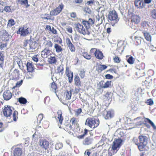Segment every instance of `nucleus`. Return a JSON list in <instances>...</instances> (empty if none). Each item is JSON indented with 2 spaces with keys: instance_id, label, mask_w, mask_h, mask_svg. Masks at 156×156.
<instances>
[{
  "instance_id": "dca6fc26",
  "label": "nucleus",
  "mask_w": 156,
  "mask_h": 156,
  "mask_svg": "<svg viewBox=\"0 0 156 156\" xmlns=\"http://www.w3.org/2000/svg\"><path fill=\"white\" fill-rule=\"evenodd\" d=\"M3 97L5 101H9L12 97V94L10 90H5L3 94Z\"/></svg>"
},
{
  "instance_id": "412c9836",
  "label": "nucleus",
  "mask_w": 156,
  "mask_h": 156,
  "mask_svg": "<svg viewBox=\"0 0 156 156\" xmlns=\"http://www.w3.org/2000/svg\"><path fill=\"white\" fill-rule=\"evenodd\" d=\"M43 118V115L42 114H40L37 117V119L34 122V125L38 128L41 127V126H39Z\"/></svg>"
},
{
  "instance_id": "9d476101",
  "label": "nucleus",
  "mask_w": 156,
  "mask_h": 156,
  "mask_svg": "<svg viewBox=\"0 0 156 156\" xmlns=\"http://www.w3.org/2000/svg\"><path fill=\"white\" fill-rule=\"evenodd\" d=\"M64 5L61 3L55 9L51 11L50 14L51 16H56L59 14L63 9Z\"/></svg>"
},
{
  "instance_id": "de8ad7c7",
  "label": "nucleus",
  "mask_w": 156,
  "mask_h": 156,
  "mask_svg": "<svg viewBox=\"0 0 156 156\" xmlns=\"http://www.w3.org/2000/svg\"><path fill=\"white\" fill-rule=\"evenodd\" d=\"M72 95L71 92L70 91H67L66 93V100H68L70 99Z\"/></svg>"
},
{
  "instance_id": "f8f14e48",
  "label": "nucleus",
  "mask_w": 156,
  "mask_h": 156,
  "mask_svg": "<svg viewBox=\"0 0 156 156\" xmlns=\"http://www.w3.org/2000/svg\"><path fill=\"white\" fill-rule=\"evenodd\" d=\"M39 145L41 148L46 151L49 148V143L46 139H41L39 140Z\"/></svg>"
},
{
  "instance_id": "603ef678",
  "label": "nucleus",
  "mask_w": 156,
  "mask_h": 156,
  "mask_svg": "<svg viewBox=\"0 0 156 156\" xmlns=\"http://www.w3.org/2000/svg\"><path fill=\"white\" fill-rule=\"evenodd\" d=\"M134 41H136L137 43V45H139L141 43V40L140 37L137 36H134Z\"/></svg>"
},
{
  "instance_id": "ddd939ff",
  "label": "nucleus",
  "mask_w": 156,
  "mask_h": 156,
  "mask_svg": "<svg viewBox=\"0 0 156 156\" xmlns=\"http://www.w3.org/2000/svg\"><path fill=\"white\" fill-rule=\"evenodd\" d=\"M65 74L66 76L68 77L69 82V83H71L73 81V72L70 70L68 66H66V68Z\"/></svg>"
},
{
  "instance_id": "aec40b11",
  "label": "nucleus",
  "mask_w": 156,
  "mask_h": 156,
  "mask_svg": "<svg viewBox=\"0 0 156 156\" xmlns=\"http://www.w3.org/2000/svg\"><path fill=\"white\" fill-rule=\"evenodd\" d=\"M66 42L70 51L71 52H75L76 50L75 47L71 42L70 39L69 38H67L66 39Z\"/></svg>"
},
{
  "instance_id": "c756f323",
  "label": "nucleus",
  "mask_w": 156,
  "mask_h": 156,
  "mask_svg": "<svg viewBox=\"0 0 156 156\" xmlns=\"http://www.w3.org/2000/svg\"><path fill=\"white\" fill-rule=\"evenodd\" d=\"M57 73L62 76L64 73V67L63 65H60L57 67Z\"/></svg>"
},
{
  "instance_id": "a18cd8bd",
  "label": "nucleus",
  "mask_w": 156,
  "mask_h": 156,
  "mask_svg": "<svg viewBox=\"0 0 156 156\" xmlns=\"http://www.w3.org/2000/svg\"><path fill=\"white\" fill-rule=\"evenodd\" d=\"M23 83V80H21L19 81H18L16 83V85L14 86L12 88V89H15L16 87H20L22 84Z\"/></svg>"
},
{
  "instance_id": "9b49d317",
  "label": "nucleus",
  "mask_w": 156,
  "mask_h": 156,
  "mask_svg": "<svg viewBox=\"0 0 156 156\" xmlns=\"http://www.w3.org/2000/svg\"><path fill=\"white\" fill-rule=\"evenodd\" d=\"M79 129L78 133H82L81 135L78 136L77 138L79 139H82L84 138V137L86 136L89 131V130L86 128H85L84 129H81L79 126H77V129Z\"/></svg>"
},
{
  "instance_id": "a878e982",
  "label": "nucleus",
  "mask_w": 156,
  "mask_h": 156,
  "mask_svg": "<svg viewBox=\"0 0 156 156\" xmlns=\"http://www.w3.org/2000/svg\"><path fill=\"white\" fill-rule=\"evenodd\" d=\"M26 66L28 72L32 73L34 71V67L32 62H27V63Z\"/></svg>"
},
{
  "instance_id": "cd10ccee",
  "label": "nucleus",
  "mask_w": 156,
  "mask_h": 156,
  "mask_svg": "<svg viewBox=\"0 0 156 156\" xmlns=\"http://www.w3.org/2000/svg\"><path fill=\"white\" fill-rule=\"evenodd\" d=\"M134 4L136 7L139 9H142L144 7V3L142 0H136L135 1Z\"/></svg>"
},
{
  "instance_id": "1a4fd4ad",
  "label": "nucleus",
  "mask_w": 156,
  "mask_h": 156,
  "mask_svg": "<svg viewBox=\"0 0 156 156\" xmlns=\"http://www.w3.org/2000/svg\"><path fill=\"white\" fill-rule=\"evenodd\" d=\"M31 28L24 27L20 28L17 32V34H20L21 36H26L31 32Z\"/></svg>"
},
{
  "instance_id": "37998d69",
  "label": "nucleus",
  "mask_w": 156,
  "mask_h": 156,
  "mask_svg": "<svg viewBox=\"0 0 156 156\" xmlns=\"http://www.w3.org/2000/svg\"><path fill=\"white\" fill-rule=\"evenodd\" d=\"M75 115L78 117L80 115L81 113L82 112V109L81 108H79L75 111Z\"/></svg>"
},
{
  "instance_id": "393cba45",
  "label": "nucleus",
  "mask_w": 156,
  "mask_h": 156,
  "mask_svg": "<svg viewBox=\"0 0 156 156\" xmlns=\"http://www.w3.org/2000/svg\"><path fill=\"white\" fill-rule=\"evenodd\" d=\"M20 75L19 71L17 69H15L12 73V80H18L19 78Z\"/></svg>"
},
{
  "instance_id": "338daca9",
  "label": "nucleus",
  "mask_w": 156,
  "mask_h": 156,
  "mask_svg": "<svg viewBox=\"0 0 156 156\" xmlns=\"http://www.w3.org/2000/svg\"><path fill=\"white\" fill-rule=\"evenodd\" d=\"M70 15L71 17L75 19L77 17V15L75 12H72L70 13Z\"/></svg>"
},
{
  "instance_id": "e433bc0d",
  "label": "nucleus",
  "mask_w": 156,
  "mask_h": 156,
  "mask_svg": "<svg viewBox=\"0 0 156 156\" xmlns=\"http://www.w3.org/2000/svg\"><path fill=\"white\" fill-rule=\"evenodd\" d=\"M18 112L17 111H14L12 114V116L13 119V121L14 122H16L17 119H18Z\"/></svg>"
},
{
  "instance_id": "2eb2a0df",
  "label": "nucleus",
  "mask_w": 156,
  "mask_h": 156,
  "mask_svg": "<svg viewBox=\"0 0 156 156\" xmlns=\"http://www.w3.org/2000/svg\"><path fill=\"white\" fill-rule=\"evenodd\" d=\"M114 115L113 111L111 109L108 111H104L103 116L105 119H108L113 117Z\"/></svg>"
},
{
  "instance_id": "09e8293b",
  "label": "nucleus",
  "mask_w": 156,
  "mask_h": 156,
  "mask_svg": "<svg viewBox=\"0 0 156 156\" xmlns=\"http://www.w3.org/2000/svg\"><path fill=\"white\" fill-rule=\"evenodd\" d=\"M63 146L62 144V143H59L56 144L55 145V148L56 150H58L61 148Z\"/></svg>"
},
{
  "instance_id": "bf43d9fd",
  "label": "nucleus",
  "mask_w": 156,
  "mask_h": 156,
  "mask_svg": "<svg viewBox=\"0 0 156 156\" xmlns=\"http://www.w3.org/2000/svg\"><path fill=\"white\" fill-rule=\"evenodd\" d=\"M133 141L134 143L136 145H137L138 147V146L140 145V142L139 140H138V139L136 137L133 138Z\"/></svg>"
},
{
  "instance_id": "f03ea898",
  "label": "nucleus",
  "mask_w": 156,
  "mask_h": 156,
  "mask_svg": "<svg viewBox=\"0 0 156 156\" xmlns=\"http://www.w3.org/2000/svg\"><path fill=\"white\" fill-rule=\"evenodd\" d=\"M122 141V140L120 139L115 140L111 147H110L108 150V156H112L117 152L121 145Z\"/></svg>"
},
{
  "instance_id": "473e14b6",
  "label": "nucleus",
  "mask_w": 156,
  "mask_h": 156,
  "mask_svg": "<svg viewBox=\"0 0 156 156\" xmlns=\"http://www.w3.org/2000/svg\"><path fill=\"white\" fill-rule=\"evenodd\" d=\"M81 30L79 31V33L82 34L84 35H89L90 34V33L89 30H87V29H85L83 26L82 27Z\"/></svg>"
},
{
  "instance_id": "4d7b16f0",
  "label": "nucleus",
  "mask_w": 156,
  "mask_h": 156,
  "mask_svg": "<svg viewBox=\"0 0 156 156\" xmlns=\"http://www.w3.org/2000/svg\"><path fill=\"white\" fill-rule=\"evenodd\" d=\"M146 119L148 121V122L151 124V125L153 127L154 129H156V126L153 123V122L151 120L149 119L148 118H146Z\"/></svg>"
},
{
  "instance_id": "0eeeda50",
  "label": "nucleus",
  "mask_w": 156,
  "mask_h": 156,
  "mask_svg": "<svg viewBox=\"0 0 156 156\" xmlns=\"http://www.w3.org/2000/svg\"><path fill=\"white\" fill-rule=\"evenodd\" d=\"M90 54H93L97 59L102 60L103 59L104 56L102 52L100 50L96 48H92L90 50Z\"/></svg>"
},
{
  "instance_id": "f704fd0d",
  "label": "nucleus",
  "mask_w": 156,
  "mask_h": 156,
  "mask_svg": "<svg viewBox=\"0 0 156 156\" xmlns=\"http://www.w3.org/2000/svg\"><path fill=\"white\" fill-rule=\"evenodd\" d=\"M48 62L50 64H55L57 62V60L55 56H50L48 58Z\"/></svg>"
},
{
  "instance_id": "052dcab7",
  "label": "nucleus",
  "mask_w": 156,
  "mask_h": 156,
  "mask_svg": "<svg viewBox=\"0 0 156 156\" xmlns=\"http://www.w3.org/2000/svg\"><path fill=\"white\" fill-rule=\"evenodd\" d=\"M79 75L81 79L84 78L85 76V72L84 70H81L80 71Z\"/></svg>"
},
{
  "instance_id": "20e7f679",
  "label": "nucleus",
  "mask_w": 156,
  "mask_h": 156,
  "mask_svg": "<svg viewBox=\"0 0 156 156\" xmlns=\"http://www.w3.org/2000/svg\"><path fill=\"white\" fill-rule=\"evenodd\" d=\"M100 122L98 118L94 117L87 118L85 121V125L93 129L97 127L99 125Z\"/></svg>"
},
{
  "instance_id": "72a5a7b5",
  "label": "nucleus",
  "mask_w": 156,
  "mask_h": 156,
  "mask_svg": "<svg viewBox=\"0 0 156 156\" xmlns=\"http://www.w3.org/2000/svg\"><path fill=\"white\" fill-rule=\"evenodd\" d=\"M9 34L5 30H3V34L2 35V39L5 41H7L9 39Z\"/></svg>"
},
{
  "instance_id": "4be33fe9",
  "label": "nucleus",
  "mask_w": 156,
  "mask_h": 156,
  "mask_svg": "<svg viewBox=\"0 0 156 156\" xmlns=\"http://www.w3.org/2000/svg\"><path fill=\"white\" fill-rule=\"evenodd\" d=\"M111 81L108 80L105 82L101 80L100 82V87L102 88H106L109 87L111 85Z\"/></svg>"
},
{
  "instance_id": "5701e85b",
  "label": "nucleus",
  "mask_w": 156,
  "mask_h": 156,
  "mask_svg": "<svg viewBox=\"0 0 156 156\" xmlns=\"http://www.w3.org/2000/svg\"><path fill=\"white\" fill-rule=\"evenodd\" d=\"M42 45L44 47V49H49L52 47L53 44L50 40H46L43 43Z\"/></svg>"
},
{
  "instance_id": "7ed1b4c3",
  "label": "nucleus",
  "mask_w": 156,
  "mask_h": 156,
  "mask_svg": "<svg viewBox=\"0 0 156 156\" xmlns=\"http://www.w3.org/2000/svg\"><path fill=\"white\" fill-rule=\"evenodd\" d=\"M107 19L108 22L111 23L112 26L117 23L119 20L117 13L115 10L109 11Z\"/></svg>"
},
{
  "instance_id": "e2e57ef3",
  "label": "nucleus",
  "mask_w": 156,
  "mask_h": 156,
  "mask_svg": "<svg viewBox=\"0 0 156 156\" xmlns=\"http://www.w3.org/2000/svg\"><path fill=\"white\" fill-rule=\"evenodd\" d=\"M7 46V43H2L0 42V48L1 49H3L4 48L6 47Z\"/></svg>"
},
{
  "instance_id": "c03bdc74",
  "label": "nucleus",
  "mask_w": 156,
  "mask_h": 156,
  "mask_svg": "<svg viewBox=\"0 0 156 156\" xmlns=\"http://www.w3.org/2000/svg\"><path fill=\"white\" fill-rule=\"evenodd\" d=\"M20 4L21 5H25L26 8H27L30 6V5L28 3V0H21Z\"/></svg>"
},
{
  "instance_id": "0e129e2a",
  "label": "nucleus",
  "mask_w": 156,
  "mask_h": 156,
  "mask_svg": "<svg viewBox=\"0 0 156 156\" xmlns=\"http://www.w3.org/2000/svg\"><path fill=\"white\" fill-rule=\"evenodd\" d=\"M4 10L6 12H11V9L10 6H6L4 7Z\"/></svg>"
},
{
  "instance_id": "ea45409f",
  "label": "nucleus",
  "mask_w": 156,
  "mask_h": 156,
  "mask_svg": "<svg viewBox=\"0 0 156 156\" xmlns=\"http://www.w3.org/2000/svg\"><path fill=\"white\" fill-rule=\"evenodd\" d=\"M15 23L14 20L12 19H11L8 21L7 26L8 27H11L14 25Z\"/></svg>"
},
{
  "instance_id": "3c124183",
  "label": "nucleus",
  "mask_w": 156,
  "mask_h": 156,
  "mask_svg": "<svg viewBox=\"0 0 156 156\" xmlns=\"http://www.w3.org/2000/svg\"><path fill=\"white\" fill-rule=\"evenodd\" d=\"M151 16L153 18L156 19V10L154 9L152 10L151 12Z\"/></svg>"
},
{
  "instance_id": "13d9d810",
  "label": "nucleus",
  "mask_w": 156,
  "mask_h": 156,
  "mask_svg": "<svg viewBox=\"0 0 156 156\" xmlns=\"http://www.w3.org/2000/svg\"><path fill=\"white\" fill-rule=\"evenodd\" d=\"M146 119L148 121V122L151 124V125L153 127L154 129H156V126L153 123V122L151 120L149 119L148 118H146Z\"/></svg>"
},
{
  "instance_id": "774afa93",
  "label": "nucleus",
  "mask_w": 156,
  "mask_h": 156,
  "mask_svg": "<svg viewBox=\"0 0 156 156\" xmlns=\"http://www.w3.org/2000/svg\"><path fill=\"white\" fill-rule=\"evenodd\" d=\"M84 10L86 12H87L89 14H90L91 12V10L88 7H85Z\"/></svg>"
},
{
  "instance_id": "f3484780",
  "label": "nucleus",
  "mask_w": 156,
  "mask_h": 156,
  "mask_svg": "<svg viewBox=\"0 0 156 156\" xmlns=\"http://www.w3.org/2000/svg\"><path fill=\"white\" fill-rule=\"evenodd\" d=\"M13 150L12 152L13 156H22L23 154V151L22 148L18 147H15L13 148Z\"/></svg>"
},
{
  "instance_id": "6e6552de",
  "label": "nucleus",
  "mask_w": 156,
  "mask_h": 156,
  "mask_svg": "<svg viewBox=\"0 0 156 156\" xmlns=\"http://www.w3.org/2000/svg\"><path fill=\"white\" fill-rule=\"evenodd\" d=\"M140 145L138 146V148L140 151H143L144 147L147 143V138L145 136H140L139 137Z\"/></svg>"
},
{
  "instance_id": "b1692460",
  "label": "nucleus",
  "mask_w": 156,
  "mask_h": 156,
  "mask_svg": "<svg viewBox=\"0 0 156 156\" xmlns=\"http://www.w3.org/2000/svg\"><path fill=\"white\" fill-rule=\"evenodd\" d=\"M74 81L75 85L78 87H81L83 85L78 75H76L74 76Z\"/></svg>"
},
{
  "instance_id": "a19ab883",
  "label": "nucleus",
  "mask_w": 156,
  "mask_h": 156,
  "mask_svg": "<svg viewBox=\"0 0 156 156\" xmlns=\"http://www.w3.org/2000/svg\"><path fill=\"white\" fill-rule=\"evenodd\" d=\"M82 55L83 57L87 59H90L92 56L87 52H84L82 53Z\"/></svg>"
},
{
  "instance_id": "864d4df0",
  "label": "nucleus",
  "mask_w": 156,
  "mask_h": 156,
  "mask_svg": "<svg viewBox=\"0 0 156 156\" xmlns=\"http://www.w3.org/2000/svg\"><path fill=\"white\" fill-rule=\"evenodd\" d=\"M114 62L115 63H120L121 60L117 56H116L113 58Z\"/></svg>"
},
{
  "instance_id": "f257e3e1",
  "label": "nucleus",
  "mask_w": 156,
  "mask_h": 156,
  "mask_svg": "<svg viewBox=\"0 0 156 156\" xmlns=\"http://www.w3.org/2000/svg\"><path fill=\"white\" fill-rule=\"evenodd\" d=\"M79 121L78 118L73 117L70 120V123L67 121L63 124V129L69 133L73 134V133L76 131V127L77 129V126H79Z\"/></svg>"
},
{
  "instance_id": "69168bd1",
  "label": "nucleus",
  "mask_w": 156,
  "mask_h": 156,
  "mask_svg": "<svg viewBox=\"0 0 156 156\" xmlns=\"http://www.w3.org/2000/svg\"><path fill=\"white\" fill-rule=\"evenodd\" d=\"M95 3V1L94 0H91L90 1H87L86 4H87L88 5H92L94 4Z\"/></svg>"
},
{
  "instance_id": "8fccbe9b",
  "label": "nucleus",
  "mask_w": 156,
  "mask_h": 156,
  "mask_svg": "<svg viewBox=\"0 0 156 156\" xmlns=\"http://www.w3.org/2000/svg\"><path fill=\"white\" fill-rule=\"evenodd\" d=\"M148 26V24L147 22L144 21L142 22L141 23V27L144 29H147Z\"/></svg>"
},
{
  "instance_id": "c85d7f7f",
  "label": "nucleus",
  "mask_w": 156,
  "mask_h": 156,
  "mask_svg": "<svg viewBox=\"0 0 156 156\" xmlns=\"http://www.w3.org/2000/svg\"><path fill=\"white\" fill-rule=\"evenodd\" d=\"M107 66L105 65H98L96 68V70L99 73L101 72L107 68Z\"/></svg>"
},
{
  "instance_id": "79ce46f5",
  "label": "nucleus",
  "mask_w": 156,
  "mask_h": 156,
  "mask_svg": "<svg viewBox=\"0 0 156 156\" xmlns=\"http://www.w3.org/2000/svg\"><path fill=\"white\" fill-rule=\"evenodd\" d=\"M18 101L20 104H25L27 102L26 99L23 97H20L18 99Z\"/></svg>"
},
{
  "instance_id": "58836bf2",
  "label": "nucleus",
  "mask_w": 156,
  "mask_h": 156,
  "mask_svg": "<svg viewBox=\"0 0 156 156\" xmlns=\"http://www.w3.org/2000/svg\"><path fill=\"white\" fill-rule=\"evenodd\" d=\"M57 85L55 82H53L51 84V90L55 91L57 89Z\"/></svg>"
},
{
  "instance_id": "5fc2aeb1",
  "label": "nucleus",
  "mask_w": 156,
  "mask_h": 156,
  "mask_svg": "<svg viewBox=\"0 0 156 156\" xmlns=\"http://www.w3.org/2000/svg\"><path fill=\"white\" fill-rule=\"evenodd\" d=\"M49 122L48 121H44L43 123V127L44 128H47L49 127Z\"/></svg>"
},
{
  "instance_id": "423d86ee",
  "label": "nucleus",
  "mask_w": 156,
  "mask_h": 156,
  "mask_svg": "<svg viewBox=\"0 0 156 156\" xmlns=\"http://www.w3.org/2000/svg\"><path fill=\"white\" fill-rule=\"evenodd\" d=\"M13 108L9 105H5L2 108V112L4 116L6 117H10L12 113Z\"/></svg>"
},
{
  "instance_id": "7c9ffc66",
  "label": "nucleus",
  "mask_w": 156,
  "mask_h": 156,
  "mask_svg": "<svg viewBox=\"0 0 156 156\" xmlns=\"http://www.w3.org/2000/svg\"><path fill=\"white\" fill-rule=\"evenodd\" d=\"M38 44L36 41H30L29 47L31 49L34 50L37 48Z\"/></svg>"
},
{
  "instance_id": "6e6d98bb",
  "label": "nucleus",
  "mask_w": 156,
  "mask_h": 156,
  "mask_svg": "<svg viewBox=\"0 0 156 156\" xmlns=\"http://www.w3.org/2000/svg\"><path fill=\"white\" fill-rule=\"evenodd\" d=\"M39 55L37 54L33 56L32 58V60L36 62H37L38 61Z\"/></svg>"
},
{
  "instance_id": "49530a36",
  "label": "nucleus",
  "mask_w": 156,
  "mask_h": 156,
  "mask_svg": "<svg viewBox=\"0 0 156 156\" xmlns=\"http://www.w3.org/2000/svg\"><path fill=\"white\" fill-rule=\"evenodd\" d=\"M135 59L132 56L130 57L127 59V62L130 64H133L134 63Z\"/></svg>"
},
{
  "instance_id": "a211bd4d",
  "label": "nucleus",
  "mask_w": 156,
  "mask_h": 156,
  "mask_svg": "<svg viewBox=\"0 0 156 156\" xmlns=\"http://www.w3.org/2000/svg\"><path fill=\"white\" fill-rule=\"evenodd\" d=\"M82 23L85 27V28L87 29V30H89V29L90 28V25L94 24V20L91 18H90L88 21L84 20H83Z\"/></svg>"
},
{
  "instance_id": "bb28decb",
  "label": "nucleus",
  "mask_w": 156,
  "mask_h": 156,
  "mask_svg": "<svg viewBox=\"0 0 156 156\" xmlns=\"http://www.w3.org/2000/svg\"><path fill=\"white\" fill-rule=\"evenodd\" d=\"M93 139L90 136L86 137L83 141V144L84 145H88L92 144Z\"/></svg>"
},
{
  "instance_id": "4468645a",
  "label": "nucleus",
  "mask_w": 156,
  "mask_h": 156,
  "mask_svg": "<svg viewBox=\"0 0 156 156\" xmlns=\"http://www.w3.org/2000/svg\"><path fill=\"white\" fill-rule=\"evenodd\" d=\"M62 115V111L61 110H58L57 112V114L55 116L56 119L58 121L60 124V125L59 126V127L60 128H61V125L64 119V118Z\"/></svg>"
},
{
  "instance_id": "4c0bfd02",
  "label": "nucleus",
  "mask_w": 156,
  "mask_h": 156,
  "mask_svg": "<svg viewBox=\"0 0 156 156\" xmlns=\"http://www.w3.org/2000/svg\"><path fill=\"white\" fill-rule=\"evenodd\" d=\"M75 26L76 30L79 33V31L81 30V29L82 28V27H83V26L82 24H81L80 23H78L75 24Z\"/></svg>"
},
{
  "instance_id": "2f4dec72",
  "label": "nucleus",
  "mask_w": 156,
  "mask_h": 156,
  "mask_svg": "<svg viewBox=\"0 0 156 156\" xmlns=\"http://www.w3.org/2000/svg\"><path fill=\"white\" fill-rule=\"evenodd\" d=\"M145 39L148 41H151V36L150 34L146 31L143 32Z\"/></svg>"
},
{
  "instance_id": "39448f33",
  "label": "nucleus",
  "mask_w": 156,
  "mask_h": 156,
  "mask_svg": "<svg viewBox=\"0 0 156 156\" xmlns=\"http://www.w3.org/2000/svg\"><path fill=\"white\" fill-rule=\"evenodd\" d=\"M133 9H131L128 10V16L130 17V21L131 23L134 24H138L140 21V17L137 15L133 13Z\"/></svg>"
},
{
  "instance_id": "6ab92c4d",
  "label": "nucleus",
  "mask_w": 156,
  "mask_h": 156,
  "mask_svg": "<svg viewBox=\"0 0 156 156\" xmlns=\"http://www.w3.org/2000/svg\"><path fill=\"white\" fill-rule=\"evenodd\" d=\"M52 53L51 50L49 49H44L41 52V56L44 58H47L49 56H51L52 55Z\"/></svg>"
},
{
  "instance_id": "c9c22d12",
  "label": "nucleus",
  "mask_w": 156,
  "mask_h": 156,
  "mask_svg": "<svg viewBox=\"0 0 156 156\" xmlns=\"http://www.w3.org/2000/svg\"><path fill=\"white\" fill-rule=\"evenodd\" d=\"M54 48L55 49V51L58 53L61 52L63 51V49L61 46L57 44H55Z\"/></svg>"
},
{
  "instance_id": "680f3d73",
  "label": "nucleus",
  "mask_w": 156,
  "mask_h": 156,
  "mask_svg": "<svg viewBox=\"0 0 156 156\" xmlns=\"http://www.w3.org/2000/svg\"><path fill=\"white\" fill-rule=\"evenodd\" d=\"M66 30L68 33L71 34L73 32L72 27L69 26H67Z\"/></svg>"
}]
</instances>
